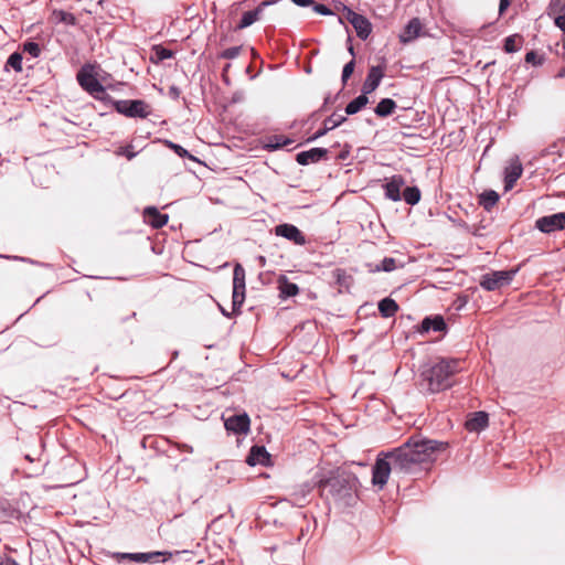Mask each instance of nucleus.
Returning <instances> with one entry per match:
<instances>
[{"label":"nucleus","mask_w":565,"mask_h":565,"mask_svg":"<svg viewBox=\"0 0 565 565\" xmlns=\"http://www.w3.org/2000/svg\"><path fill=\"white\" fill-rule=\"evenodd\" d=\"M447 444L422 438L411 437L402 446L386 454L393 462V470L411 473L418 469L422 463H430L436 460L437 454L445 450Z\"/></svg>","instance_id":"nucleus-1"},{"label":"nucleus","mask_w":565,"mask_h":565,"mask_svg":"<svg viewBox=\"0 0 565 565\" xmlns=\"http://www.w3.org/2000/svg\"><path fill=\"white\" fill-rule=\"evenodd\" d=\"M456 360H441L420 373V387L428 393H437L451 386V377L458 371Z\"/></svg>","instance_id":"nucleus-2"},{"label":"nucleus","mask_w":565,"mask_h":565,"mask_svg":"<svg viewBox=\"0 0 565 565\" xmlns=\"http://www.w3.org/2000/svg\"><path fill=\"white\" fill-rule=\"evenodd\" d=\"M358 483L355 475L344 468L332 470L328 477H321L317 481L322 493L330 494L337 500L351 497Z\"/></svg>","instance_id":"nucleus-3"},{"label":"nucleus","mask_w":565,"mask_h":565,"mask_svg":"<svg viewBox=\"0 0 565 565\" xmlns=\"http://www.w3.org/2000/svg\"><path fill=\"white\" fill-rule=\"evenodd\" d=\"M516 270H497L484 274L481 277L480 286L488 290L493 291L511 282Z\"/></svg>","instance_id":"nucleus-4"},{"label":"nucleus","mask_w":565,"mask_h":565,"mask_svg":"<svg viewBox=\"0 0 565 565\" xmlns=\"http://www.w3.org/2000/svg\"><path fill=\"white\" fill-rule=\"evenodd\" d=\"M245 300V269L241 264H236L233 271V311L239 310Z\"/></svg>","instance_id":"nucleus-5"},{"label":"nucleus","mask_w":565,"mask_h":565,"mask_svg":"<svg viewBox=\"0 0 565 565\" xmlns=\"http://www.w3.org/2000/svg\"><path fill=\"white\" fill-rule=\"evenodd\" d=\"M115 108L119 114L131 118H146L149 115V106L143 100H118Z\"/></svg>","instance_id":"nucleus-6"},{"label":"nucleus","mask_w":565,"mask_h":565,"mask_svg":"<svg viewBox=\"0 0 565 565\" xmlns=\"http://www.w3.org/2000/svg\"><path fill=\"white\" fill-rule=\"evenodd\" d=\"M77 81L86 92L94 96L105 92L103 85L93 74V67L90 66L82 67V70L77 73Z\"/></svg>","instance_id":"nucleus-7"},{"label":"nucleus","mask_w":565,"mask_h":565,"mask_svg":"<svg viewBox=\"0 0 565 565\" xmlns=\"http://www.w3.org/2000/svg\"><path fill=\"white\" fill-rule=\"evenodd\" d=\"M536 227L543 233H552L565 228V212L546 215L536 220Z\"/></svg>","instance_id":"nucleus-8"},{"label":"nucleus","mask_w":565,"mask_h":565,"mask_svg":"<svg viewBox=\"0 0 565 565\" xmlns=\"http://www.w3.org/2000/svg\"><path fill=\"white\" fill-rule=\"evenodd\" d=\"M387 458L388 457H386V455L384 458L379 457L373 467L372 482L380 488H383L386 484L391 470H393V462L392 460L387 461Z\"/></svg>","instance_id":"nucleus-9"},{"label":"nucleus","mask_w":565,"mask_h":565,"mask_svg":"<svg viewBox=\"0 0 565 565\" xmlns=\"http://www.w3.org/2000/svg\"><path fill=\"white\" fill-rule=\"evenodd\" d=\"M345 18L352 24L360 39L366 40L369 38L372 31V25L365 17L348 9Z\"/></svg>","instance_id":"nucleus-10"},{"label":"nucleus","mask_w":565,"mask_h":565,"mask_svg":"<svg viewBox=\"0 0 565 565\" xmlns=\"http://www.w3.org/2000/svg\"><path fill=\"white\" fill-rule=\"evenodd\" d=\"M523 167L518 157L512 158L504 169V190L513 189L518 179L522 175Z\"/></svg>","instance_id":"nucleus-11"},{"label":"nucleus","mask_w":565,"mask_h":565,"mask_svg":"<svg viewBox=\"0 0 565 565\" xmlns=\"http://www.w3.org/2000/svg\"><path fill=\"white\" fill-rule=\"evenodd\" d=\"M173 555L172 552H148V553H124L122 558H128L136 563H153L158 562L159 557H162V562L169 559Z\"/></svg>","instance_id":"nucleus-12"},{"label":"nucleus","mask_w":565,"mask_h":565,"mask_svg":"<svg viewBox=\"0 0 565 565\" xmlns=\"http://www.w3.org/2000/svg\"><path fill=\"white\" fill-rule=\"evenodd\" d=\"M405 185V180L401 175H393L383 185L385 198L397 202L402 200V192Z\"/></svg>","instance_id":"nucleus-13"},{"label":"nucleus","mask_w":565,"mask_h":565,"mask_svg":"<svg viewBox=\"0 0 565 565\" xmlns=\"http://www.w3.org/2000/svg\"><path fill=\"white\" fill-rule=\"evenodd\" d=\"M225 428L235 434H247L250 420L247 414L233 415L225 419Z\"/></svg>","instance_id":"nucleus-14"},{"label":"nucleus","mask_w":565,"mask_h":565,"mask_svg":"<svg viewBox=\"0 0 565 565\" xmlns=\"http://www.w3.org/2000/svg\"><path fill=\"white\" fill-rule=\"evenodd\" d=\"M275 233L277 236L285 237L297 245H303L306 243L303 234L292 224H280L275 227Z\"/></svg>","instance_id":"nucleus-15"},{"label":"nucleus","mask_w":565,"mask_h":565,"mask_svg":"<svg viewBox=\"0 0 565 565\" xmlns=\"http://www.w3.org/2000/svg\"><path fill=\"white\" fill-rule=\"evenodd\" d=\"M384 76V71L381 66H372L369 70L367 76L362 86V93L369 95L373 93L380 85Z\"/></svg>","instance_id":"nucleus-16"},{"label":"nucleus","mask_w":565,"mask_h":565,"mask_svg":"<svg viewBox=\"0 0 565 565\" xmlns=\"http://www.w3.org/2000/svg\"><path fill=\"white\" fill-rule=\"evenodd\" d=\"M294 140L284 135H270L264 138L263 147L268 151H275L291 146Z\"/></svg>","instance_id":"nucleus-17"},{"label":"nucleus","mask_w":565,"mask_h":565,"mask_svg":"<svg viewBox=\"0 0 565 565\" xmlns=\"http://www.w3.org/2000/svg\"><path fill=\"white\" fill-rule=\"evenodd\" d=\"M327 153L328 150L324 148H312L310 150L299 152L296 160L299 164L307 166L309 163L318 162L324 158Z\"/></svg>","instance_id":"nucleus-18"},{"label":"nucleus","mask_w":565,"mask_h":565,"mask_svg":"<svg viewBox=\"0 0 565 565\" xmlns=\"http://www.w3.org/2000/svg\"><path fill=\"white\" fill-rule=\"evenodd\" d=\"M145 221L154 228H160L168 223L169 216L161 214L156 207L149 206L145 209Z\"/></svg>","instance_id":"nucleus-19"},{"label":"nucleus","mask_w":565,"mask_h":565,"mask_svg":"<svg viewBox=\"0 0 565 565\" xmlns=\"http://www.w3.org/2000/svg\"><path fill=\"white\" fill-rule=\"evenodd\" d=\"M489 425V416L486 412H476L466 422V428L469 431H480L487 428Z\"/></svg>","instance_id":"nucleus-20"},{"label":"nucleus","mask_w":565,"mask_h":565,"mask_svg":"<svg viewBox=\"0 0 565 565\" xmlns=\"http://www.w3.org/2000/svg\"><path fill=\"white\" fill-rule=\"evenodd\" d=\"M420 30H422V23H420L419 19H417V18L412 19L405 26L402 34L399 35L401 42L407 43V42L414 40L415 38L418 36Z\"/></svg>","instance_id":"nucleus-21"},{"label":"nucleus","mask_w":565,"mask_h":565,"mask_svg":"<svg viewBox=\"0 0 565 565\" xmlns=\"http://www.w3.org/2000/svg\"><path fill=\"white\" fill-rule=\"evenodd\" d=\"M446 329V322L441 316L427 317L423 320L420 326V332L429 331H444Z\"/></svg>","instance_id":"nucleus-22"},{"label":"nucleus","mask_w":565,"mask_h":565,"mask_svg":"<svg viewBox=\"0 0 565 565\" xmlns=\"http://www.w3.org/2000/svg\"><path fill=\"white\" fill-rule=\"evenodd\" d=\"M345 117L341 115L333 114L330 117H328L323 122V128L318 130L312 139L320 138L324 136L329 130L334 129L335 127L340 126L343 121H345Z\"/></svg>","instance_id":"nucleus-23"},{"label":"nucleus","mask_w":565,"mask_h":565,"mask_svg":"<svg viewBox=\"0 0 565 565\" xmlns=\"http://www.w3.org/2000/svg\"><path fill=\"white\" fill-rule=\"evenodd\" d=\"M269 458L265 447L254 446L247 457V463L250 466L265 465Z\"/></svg>","instance_id":"nucleus-24"},{"label":"nucleus","mask_w":565,"mask_h":565,"mask_svg":"<svg viewBox=\"0 0 565 565\" xmlns=\"http://www.w3.org/2000/svg\"><path fill=\"white\" fill-rule=\"evenodd\" d=\"M298 7H311L312 10L321 15L333 14L332 10L321 3H316L313 0H291Z\"/></svg>","instance_id":"nucleus-25"},{"label":"nucleus","mask_w":565,"mask_h":565,"mask_svg":"<svg viewBox=\"0 0 565 565\" xmlns=\"http://www.w3.org/2000/svg\"><path fill=\"white\" fill-rule=\"evenodd\" d=\"M278 284L280 296L284 298L296 296L299 292L298 286L290 282L285 276H281L278 279Z\"/></svg>","instance_id":"nucleus-26"},{"label":"nucleus","mask_w":565,"mask_h":565,"mask_svg":"<svg viewBox=\"0 0 565 565\" xmlns=\"http://www.w3.org/2000/svg\"><path fill=\"white\" fill-rule=\"evenodd\" d=\"M396 103L391 98H383L375 107L374 113L379 117H387L394 113Z\"/></svg>","instance_id":"nucleus-27"},{"label":"nucleus","mask_w":565,"mask_h":565,"mask_svg":"<svg viewBox=\"0 0 565 565\" xmlns=\"http://www.w3.org/2000/svg\"><path fill=\"white\" fill-rule=\"evenodd\" d=\"M379 310L384 318H390L397 312L398 305L391 298H384L379 302Z\"/></svg>","instance_id":"nucleus-28"},{"label":"nucleus","mask_w":565,"mask_h":565,"mask_svg":"<svg viewBox=\"0 0 565 565\" xmlns=\"http://www.w3.org/2000/svg\"><path fill=\"white\" fill-rule=\"evenodd\" d=\"M369 103L367 95L362 93L360 96L350 102L345 107L347 115H354L359 113Z\"/></svg>","instance_id":"nucleus-29"},{"label":"nucleus","mask_w":565,"mask_h":565,"mask_svg":"<svg viewBox=\"0 0 565 565\" xmlns=\"http://www.w3.org/2000/svg\"><path fill=\"white\" fill-rule=\"evenodd\" d=\"M499 201V194L493 191H484L480 195V204L483 206L484 210L490 211Z\"/></svg>","instance_id":"nucleus-30"},{"label":"nucleus","mask_w":565,"mask_h":565,"mask_svg":"<svg viewBox=\"0 0 565 565\" xmlns=\"http://www.w3.org/2000/svg\"><path fill=\"white\" fill-rule=\"evenodd\" d=\"M402 199L409 205H415L420 200V191L417 186H407L402 192Z\"/></svg>","instance_id":"nucleus-31"},{"label":"nucleus","mask_w":565,"mask_h":565,"mask_svg":"<svg viewBox=\"0 0 565 565\" xmlns=\"http://www.w3.org/2000/svg\"><path fill=\"white\" fill-rule=\"evenodd\" d=\"M259 13H260V9L244 12L243 17L241 19V22L238 24V29H245V28L252 25L254 22H256L258 20Z\"/></svg>","instance_id":"nucleus-32"},{"label":"nucleus","mask_w":565,"mask_h":565,"mask_svg":"<svg viewBox=\"0 0 565 565\" xmlns=\"http://www.w3.org/2000/svg\"><path fill=\"white\" fill-rule=\"evenodd\" d=\"M52 15L55 19V21L62 22V23H65L68 25L75 24V21H76L75 17L72 13L63 11V10H54Z\"/></svg>","instance_id":"nucleus-33"},{"label":"nucleus","mask_w":565,"mask_h":565,"mask_svg":"<svg viewBox=\"0 0 565 565\" xmlns=\"http://www.w3.org/2000/svg\"><path fill=\"white\" fill-rule=\"evenodd\" d=\"M6 66L13 68L15 72L22 71V55L17 52L11 54Z\"/></svg>","instance_id":"nucleus-34"},{"label":"nucleus","mask_w":565,"mask_h":565,"mask_svg":"<svg viewBox=\"0 0 565 565\" xmlns=\"http://www.w3.org/2000/svg\"><path fill=\"white\" fill-rule=\"evenodd\" d=\"M23 51L29 53L32 57H38L41 53L40 45L35 42H26L23 44Z\"/></svg>","instance_id":"nucleus-35"},{"label":"nucleus","mask_w":565,"mask_h":565,"mask_svg":"<svg viewBox=\"0 0 565 565\" xmlns=\"http://www.w3.org/2000/svg\"><path fill=\"white\" fill-rule=\"evenodd\" d=\"M396 268V260L393 257H385L381 266H377V270L392 271Z\"/></svg>","instance_id":"nucleus-36"},{"label":"nucleus","mask_w":565,"mask_h":565,"mask_svg":"<svg viewBox=\"0 0 565 565\" xmlns=\"http://www.w3.org/2000/svg\"><path fill=\"white\" fill-rule=\"evenodd\" d=\"M239 53H241V46H232V47L224 50L220 56L222 58L233 60V58H236L239 55Z\"/></svg>","instance_id":"nucleus-37"},{"label":"nucleus","mask_w":565,"mask_h":565,"mask_svg":"<svg viewBox=\"0 0 565 565\" xmlns=\"http://www.w3.org/2000/svg\"><path fill=\"white\" fill-rule=\"evenodd\" d=\"M504 50L508 52V53H513V52H516L519 50V45L516 43V36L515 35H511V36H508L504 41Z\"/></svg>","instance_id":"nucleus-38"},{"label":"nucleus","mask_w":565,"mask_h":565,"mask_svg":"<svg viewBox=\"0 0 565 565\" xmlns=\"http://www.w3.org/2000/svg\"><path fill=\"white\" fill-rule=\"evenodd\" d=\"M354 60H351L349 63H347L342 71V82L347 83L348 78L352 75L354 71Z\"/></svg>","instance_id":"nucleus-39"},{"label":"nucleus","mask_w":565,"mask_h":565,"mask_svg":"<svg viewBox=\"0 0 565 565\" xmlns=\"http://www.w3.org/2000/svg\"><path fill=\"white\" fill-rule=\"evenodd\" d=\"M117 154L125 156L128 160H131L132 158H135L137 156V152L132 150L131 146H127V147L119 148V150L117 151Z\"/></svg>","instance_id":"nucleus-40"},{"label":"nucleus","mask_w":565,"mask_h":565,"mask_svg":"<svg viewBox=\"0 0 565 565\" xmlns=\"http://www.w3.org/2000/svg\"><path fill=\"white\" fill-rule=\"evenodd\" d=\"M167 143L181 158L191 157L189 154V152L183 147H181L180 145L173 143L171 141H168Z\"/></svg>","instance_id":"nucleus-41"},{"label":"nucleus","mask_w":565,"mask_h":565,"mask_svg":"<svg viewBox=\"0 0 565 565\" xmlns=\"http://www.w3.org/2000/svg\"><path fill=\"white\" fill-rule=\"evenodd\" d=\"M525 61L533 65H540L542 64L543 58L542 56H539L535 52L531 51L526 53Z\"/></svg>","instance_id":"nucleus-42"},{"label":"nucleus","mask_w":565,"mask_h":565,"mask_svg":"<svg viewBox=\"0 0 565 565\" xmlns=\"http://www.w3.org/2000/svg\"><path fill=\"white\" fill-rule=\"evenodd\" d=\"M157 56L159 60H168L172 57V52L168 49L160 47L157 50Z\"/></svg>","instance_id":"nucleus-43"},{"label":"nucleus","mask_w":565,"mask_h":565,"mask_svg":"<svg viewBox=\"0 0 565 565\" xmlns=\"http://www.w3.org/2000/svg\"><path fill=\"white\" fill-rule=\"evenodd\" d=\"M555 24L565 32V15H558L555 19Z\"/></svg>","instance_id":"nucleus-44"},{"label":"nucleus","mask_w":565,"mask_h":565,"mask_svg":"<svg viewBox=\"0 0 565 565\" xmlns=\"http://www.w3.org/2000/svg\"><path fill=\"white\" fill-rule=\"evenodd\" d=\"M510 3H511V0H500L499 12L503 13L508 9Z\"/></svg>","instance_id":"nucleus-45"},{"label":"nucleus","mask_w":565,"mask_h":565,"mask_svg":"<svg viewBox=\"0 0 565 565\" xmlns=\"http://www.w3.org/2000/svg\"><path fill=\"white\" fill-rule=\"evenodd\" d=\"M2 565H19V564L11 558H6V559H2Z\"/></svg>","instance_id":"nucleus-46"},{"label":"nucleus","mask_w":565,"mask_h":565,"mask_svg":"<svg viewBox=\"0 0 565 565\" xmlns=\"http://www.w3.org/2000/svg\"><path fill=\"white\" fill-rule=\"evenodd\" d=\"M310 490H311V488H310V487H307V486H306V487H303V488L301 489V497H302V498H305V497H306V494L310 492Z\"/></svg>","instance_id":"nucleus-47"},{"label":"nucleus","mask_w":565,"mask_h":565,"mask_svg":"<svg viewBox=\"0 0 565 565\" xmlns=\"http://www.w3.org/2000/svg\"><path fill=\"white\" fill-rule=\"evenodd\" d=\"M278 0H266L262 3L263 7H268L276 3Z\"/></svg>","instance_id":"nucleus-48"},{"label":"nucleus","mask_w":565,"mask_h":565,"mask_svg":"<svg viewBox=\"0 0 565 565\" xmlns=\"http://www.w3.org/2000/svg\"><path fill=\"white\" fill-rule=\"evenodd\" d=\"M25 459H28V460H30V461H34V460H35V458H34V457H32V456H31V455H29V454H28V455H25Z\"/></svg>","instance_id":"nucleus-49"},{"label":"nucleus","mask_w":565,"mask_h":565,"mask_svg":"<svg viewBox=\"0 0 565 565\" xmlns=\"http://www.w3.org/2000/svg\"><path fill=\"white\" fill-rule=\"evenodd\" d=\"M557 76H558V77H565V70H562V71L558 73V75H557Z\"/></svg>","instance_id":"nucleus-50"},{"label":"nucleus","mask_w":565,"mask_h":565,"mask_svg":"<svg viewBox=\"0 0 565 565\" xmlns=\"http://www.w3.org/2000/svg\"><path fill=\"white\" fill-rule=\"evenodd\" d=\"M221 310L224 316L228 317V313L223 308H221Z\"/></svg>","instance_id":"nucleus-51"},{"label":"nucleus","mask_w":565,"mask_h":565,"mask_svg":"<svg viewBox=\"0 0 565 565\" xmlns=\"http://www.w3.org/2000/svg\"><path fill=\"white\" fill-rule=\"evenodd\" d=\"M349 53H351L352 55L354 54L352 46L349 47Z\"/></svg>","instance_id":"nucleus-52"}]
</instances>
